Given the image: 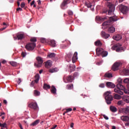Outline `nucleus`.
Masks as SVG:
<instances>
[{
  "label": "nucleus",
  "instance_id": "obj_1",
  "mask_svg": "<svg viewBox=\"0 0 129 129\" xmlns=\"http://www.w3.org/2000/svg\"><path fill=\"white\" fill-rule=\"evenodd\" d=\"M122 83V81L120 80L116 85L117 88L114 89V91L121 95H123V92L125 94L129 95V83L127 85V89H126L124 86L121 85Z\"/></svg>",
  "mask_w": 129,
  "mask_h": 129
},
{
  "label": "nucleus",
  "instance_id": "obj_2",
  "mask_svg": "<svg viewBox=\"0 0 129 129\" xmlns=\"http://www.w3.org/2000/svg\"><path fill=\"white\" fill-rule=\"evenodd\" d=\"M104 95L105 96V99L106 103L108 105L111 104V101L113 100V98L112 97V96L111 95V92L107 91L104 93Z\"/></svg>",
  "mask_w": 129,
  "mask_h": 129
},
{
  "label": "nucleus",
  "instance_id": "obj_3",
  "mask_svg": "<svg viewBox=\"0 0 129 129\" xmlns=\"http://www.w3.org/2000/svg\"><path fill=\"white\" fill-rule=\"evenodd\" d=\"M108 7L109 8L108 11L107 10L104 11L103 13H107L109 15H113V12L115 10V6L112 4L108 5Z\"/></svg>",
  "mask_w": 129,
  "mask_h": 129
},
{
  "label": "nucleus",
  "instance_id": "obj_4",
  "mask_svg": "<svg viewBox=\"0 0 129 129\" xmlns=\"http://www.w3.org/2000/svg\"><path fill=\"white\" fill-rule=\"evenodd\" d=\"M69 59H72V62L75 63L77 60H78V52H75L73 56V54L71 52H69L67 55Z\"/></svg>",
  "mask_w": 129,
  "mask_h": 129
},
{
  "label": "nucleus",
  "instance_id": "obj_5",
  "mask_svg": "<svg viewBox=\"0 0 129 129\" xmlns=\"http://www.w3.org/2000/svg\"><path fill=\"white\" fill-rule=\"evenodd\" d=\"M37 62L35 63L34 65L37 68H41L43 63V59L40 56H37L36 57Z\"/></svg>",
  "mask_w": 129,
  "mask_h": 129
},
{
  "label": "nucleus",
  "instance_id": "obj_6",
  "mask_svg": "<svg viewBox=\"0 0 129 129\" xmlns=\"http://www.w3.org/2000/svg\"><path fill=\"white\" fill-rule=\"evenodd\" d=\"M119 9L124 15H126L128 11V8L125 6L122 5L119 6Z\"/></svg>",
  "mask_w": 129,
  "mask_h": 129
},
{
  "label": "nucleus",
  "instance_id": "obj_7",
  "mask_svg": "<svg viewBox=\"0 0 129 129\" xmlns=\"http://www.w3.org/2000/svg\"><path fill=\"white\" fill-rule=\"evenodd\" d=\"M119 112L121 113L129 115V106L120 108L119 109Z\"/></svg>",
  "mask_w": 129,
  "mask_h": 129
},
{
  "label": "nucleus",
  "instance_id": "obj_8",
  "mask_svg": "<svg viewBox=\"0 0 129 129\" xmlns=\"http://www.w3.org/2000/svg\"><path fill=\"white\" fill-rule=\"evenodd\" d=\"M36 43H29L28 44H27L25 47L26 49H27L28 50V51H33V50H34V49L35 48V47H36Z\"/></svg>",
  "mask_w": 129,
  "mask_h": 129
},
{
  "label": "nucleus",
  "instance_id": "obj_9",
  "mask_svg": "<svg viewBox=\"0 0 129 129\" xmlns=\"http://www.w3.org/2000/svg\"><path fill=\"white\" fill-rule=\"evenodd\" d=\"M25 36L23 33H18L16 34V36H14V40H22L25 38Z\"/></svg>",
  "mask_w": 129,
  "mask_h": 129
},
{
  "label": "nucleus",
  "instance_id": "obj_10",
  "mask_svg": "<svg viewBox=\"0 0 129 129\" xmlns=\"http://www.w3.org/2000/svg\"><path fill=\"white\" fill-rule=\"evenodd\" d=\"M66 80L67 81L65 80L64 78H63V82L65 83H72L75 80V78L71 75H69L67 77Z\"/></svg>",
  "mask_w": 129,
  "mask_h": 129
},
{
  "label": "nucleus",
  "instance_id": "obj_11",
  "mask_svg": "<svg viewBox=\"0 0 129 129\" xmlns=\"http://www.w3.org/2000/svg\"><path fill=\"white\" fill-rule=\"evenodd\" d=\"M35 80L34 81H32L30 86L31 87H33L35 84H37L40 80V76L38 74H36L35 76Z\"/></svg>",
  "mask_w": 129,
  "mask_h": 129
},
{
  "label": "nucleus",
  "instance_id": "obj_12",
  "mask_svg": "<svg viewBox=\"0 0 129 129\" xmlns=\"http://www.w3.org/2000/svg\"><path fill=\"white\" fill-rule=\"evenodd\" d=\"M117 20L114 18V16L110 17V20L108 21L105 22L102 24V26L110 25L112 21H116Z\"/></svg>",
  "mask_w": 129,
  "mask_h": 129
},
{
  "label": "nucleus",
  "instance_id": "obj_13",
  "mask_svg": "<svg viewBox=\"0 0 129 129\" xmlns=\"http://www.w3.org/2000/svg\"><path fill=\"white\" fill-rule=\"evenodd\" d=\"M114 47L116 48V52H122L123 51V48L121 47V44L117 43L114 45Z\"/></svg>",
  "mask_w": 129,
  "mask_h": 129
},
{
  "label": "nucleus",
  "instance_id": "obj_14",
  "mask_svg": "<svg viewBox=\"0 0 129 129\" xmlns=\"http://www.w3.org/2000/svg\"><path fill=\"white\" fill-rule=\"evenodd\" d=\"M28 107L31 109L36 110L38 108V105L36 102H31L28 105Z\"/></svg>",
  "mask_w": 129,
  "mask_h": 129
},
{
  "label": "nucleus",
  "instance_id": "obj_15",
  "mask_svg": "<svg viewBox=\"0 0 129 129\" xmlns=\"http://www.w3.org/2000/svg\"><path fill=\"white\" fill-rule=\"evenodd\" d=\"M121 64V63L119 62H115L112 68V70L115 72L116 71H118L119 70V66Z\"/></svg>",
  "mask_w": 129,
  "mask_h": 129
},
{
  "label": "nucleus",
  "instance_id": "obj_16",
  "mask_svg": "<svg viewBox=\"0 0 129 129\" xmlns=\"http://www.w3.org/2000/svg\"><path fill=\"white\" fill-rule=\"evenodd\" d=\"M107 19L106 17L102 16H96L95 18L96 21L97 22H102L105 21Z\"/></svg>",
  "mask_w": 129,
  "mask_h": 129
},
{
  "label": "nucleus",
  "instance_id": "obj_17",
  "mask_svg": "<svg viewBox=\"0 0 129 129\" xmlns=\"http://www.w3.org/2000/svg\"><path fill=\"white\" fill-rule=\"evenodd\" d=\"M104 49L102 48H97L96 49V55L97 56H100V55H102V53H103L104 51Z\"/></svg>",
  "mask_w": 129,
  "mask_h": 129
},
{
  "label": "nucleus",
  "instance_id": "obj_18",
  "mask_svg": "<svg viewBox=\"0 0 129 129\" xmlns=\"http://www.w3.org/2000/svg\"><path fill=\"white\" fill-rule=\"evenodd\" d=\"M106 87L108 88H114L115 87V85L110 82H107L106 83Z\"/></svg>",
  "mask_w": 129,
  "mask_h": 129
},
{
  "label": "nucleus",
  "instance_id": "obj_19",
  "mask_svg": "<svg viewBox=\"0 0 129 129\" xmlns=\"http://www.w3.org/2000/svg\"><path fill=\"white\" fill-rule=\"evenodd\" d=\"M101 37H103L104 39H107L108 38L110 35L109 34L106 33L105 32L102 31L101 33Z\"/></svg>",
  "mask_w": 129,
  "mask_h": 129
},
{
  "label": "nucleus",
  "instance_id": "obj_20",
  "mask_svg": "<svg viewBox=\"0 0 129 129\" xmlns=\"http://www.w3.org/2000/svg\"><path fill=\"white\" fill-rule=\"evenodd\" d=\"M68 0H64L63 2L62 3V4L60 5V7L61 9L65 10L66 9V7L67 5L68 4Z\"/></svg>",
  "mask_w": 129,
  "mask_h": 129
},
{
  "label": "nucleus",
  "instance_id": "obj_21",
  "mask_svg": "<svg viewBox=\"0 0 129 129\" xmlns=\"http://www.w3.org/2000/svg\"><path fill=\"white\" fill-rule=\"evenodd\" d=\"M57 89L55 88V87L53 85L51 86V88L50 89V92H51V94L53 95H56L57 93Z\"/></svg>",
  "mask_w": 129,
  "mask_h": 129
},
{
  "label": "nucleus",
  "instance_id": "obj_22",
  "mask_svg": "<svg viewBox=\"0 0 129 129\" xmlns=\"http://www.w3.org/2000/svg\"><path fill=\"white\" fill-rule=\"evenodd\" d=\"M113 38L117 41H118L122 38L121 35L117 34L116 36H113Z\"/></svg>",
  "mask_w": 129,
  "mask_h": 129
},
{
  "label": "nucleus",
  "instance_id": "obj_23",
  "mask_svg": "<svg viewBox=\"0 0 129 129\" xmlns=\"http://www.w3.org/2000/svg\"><path fill=\"white\" fill-rule=\"evenodd\" d=\"M51 66L52 63L50 60H47V61L45 62V68L49 69L51 67Z\"/></svg>",
  "mask_w": 129,
  "mask_h": 129
},
{
  "label": "nucleus",
  "instance_id": "obj_24",
  "mask_svg": "<svg viewBox=\"0 0 129 129\" xmlns=\"http://www.w3.org/2000/svg\"><path fill=\"white\" fill-rule=\"evenodd\" d=\"M58 71V69L56 68H52V69H50L48 70V72H49V73H56Z\"/></svg>",
  "mask_w": 129,
  "mask_h": 129
},
{
  "label": "nucleus",
  "instance_id": "obj_25",
  "mask_svg": "<svg viewBox=\"0 0 129 129\" xmlns=\"http://www.w3.org/2000/svg\"><path fill=\"white\" fill-rule=\"evenodd\" d=\"M110 110L114 113L117 111V108L115 106L111 105L110 106Z\"/></svg>",
  "mask_w": 129,
  "mask_h": 129
},
{
  "label": "nucleus",
  "instance_id": "obj_26",
  "mask_svg": "<svg viewBox=\"0 0 129 129\" xmlns=\"http://www.w3.org/2000/svg\"><path fill=\"white\" fill-rule=\"evenodd\" d=\"M121 119L123 121L127 122L129 121V117L128 116H121Z\"/></svg>",
  "mask_w": 129,
  "mask_h": 129
},
{
  "label": "nucleus",
  "instance_id": "obj_27",
  "mask_svg": "<svg viewBox=\"0 0 129 129\" xmlns=\"http://www.w3.org/2000/svg\"><path fill=\"white\" fill-rule=\"evenodd\" d=\"M115 31V28L113 27H111L108 28V32L110 33H113Z\"/></svg>",
  "mask_w": 129,
  "mask_h": 129
},
{
  "label": "nucleus",
  "instance_id": "obj_28",
  "mask_svg": "<svg viewBox=\"0 0 129 129\" xmlns=\"http://www.w3.org/2000/svg\"><path fill=\"white\" fill-rule=\"evenodd\" d=\"M69 69L70 70V73H72L73 72L76 70V66L75 65L69 66Z\"/></svg>",
  "mask_w": 129,
  "mask_h": 129
},
{
  "label": "nucleus",
  "instance_id": "obj_29",
  "mask_svg": "<svg viewBox=\"0 0 129 129\" xmlns=\"http://www.w3.org/2000/svg\"><path fill=\"white\" fill-rule=\"evenodd\" d=\"M48 43L52 47H55L56 45V43L54 40H51L50 41H48Z\"/></svg>",
  "mask_w": 129,
  "mask_h": 129
},
{
  "label": "nucleus",
  "instance_id": "obj_30",
  "mask_svg": "<svg viewBox=\"0 0 129 129\" xmlns=\"http://www.w3.org/2000/svg\"><path fill=\"white\" fill-rule=\"evenodd\" d=\"M104 77L107 78H112V74L111 73H106L104 75Z\"/></svg>",
  "mask_w": 129,
  "mask_h": 129
},
{
  "label": "nucleus",
  "instance_id": "obj_31",
  "mask_svg": "<svg viewBox=\"0 0 129 129\" xmlns=\"http://www.w3.org/2000/svg\"><path fill=\"white\" fill-rule=\"evenodd\" d=\"M94 44H95V45L98 46H101L102 45V43L100 40H97L95 41Z\"/></svg>",
  "mask_w": 129,
  "mask_h": 129
},
{
  "label": "nucleus",
  "instance_id": "obj_32",
  "mask_svg": "<svg viewBox=\"0 0 129 129\" xmlns=\"http://www.w3.org/2000/svg\"><path fill=\"white\" fill-rule=\"evenodd\" d=\"M40 122L39 120H36V121H34V122H33L31 124H30L31 126H35L37 125Z\"/></svg>",
  "mask_w": 129,
  "mask_h": 129
},
{
  "label": "nucleus",
  "instance_id": "obj_33",
  "mask_svg": "<svg viewBox=\"0 0 129 129\" xmlns=\"http://www.w3.org/2000/svg\"><path fill=\"white\" fill-rule=\"evenodd\" d=\"M121 98V96L117 94H114V99L119 100Z\"/></svg>",
  "mask_w": 129,
  "mask_h": 129
},
{
  "label": "nucleus",
  "instance_id": "obj_34",
  "mask_svg": "<svg viewBox=\"0 0 129 129\" xmlns=\"http://www.w3.org/2000/svg\"><path fill=\"white\" fill-rule=\"evenodd\" d=\"M40 41L41 43L44 44L47 43L49 42V40L44 38H41Z\"/></svg>",
  "mask_w": 129,
  "mask_h": 129
},
{
  "label": "nucleus",
  "instance_id": "obj_35",
  "mask_svg": "<svg viewBox=\"0 0 129 129\" xmlns=\"http://www.w3.org/2000/svg\"><path fill=\"white\" fill-rule=\"evenodd\" d=\"M43 89L44 90H48L50 89V86L49 85H48L46 83L44 84V86H43Z\"/></svg>",
  "mask_w": 129,
  "mask_h": 129
},
{
  "label": "nucleus",
  "instance_id": "obj_36",
  "mask_svg": "<svg viewBox=\"0 0 129 129\" xmlns=\"http://www.w3.org/2000/svg\"><path fill=\"white\" fill-rule=\"evenodd\" d=\"M123 73L125 76H129V70L124 69L123 70Z\"/></svg>",
  "mask_w": 129,
  "mask_h": 129
},
{
  "label": "nucleus",
  "instance_id": "obj_37",
  "mask_svg": "<svg viewBox=\"0 0 129 129\" xmlns=\"http://www.w3.org/2000/svg\"><path fill=\"white\" fill-rule=\"evenodd\" d=\"M108 54V53L107 51H104V50H103V51L102 52V53L101 54V56L102 57H106Z\"/></svg>",
  "mask_w": 129,
  "mask_h": 129
},
{
  "label": "nucleus",
  "instance_id": "obj_38",
  "mask_svg": "<svg viewBox=\"0 0 129 129\" xmlns=\"http://www.w3.org/2000/svg\"><path fill=\"white\" fill-rule=\"evenodd\" d=\"M73 87V84H68V85H67L66 88L68 90H71L72 89Z\"/></svg>",
  "mask_w": 129,
  "mask_h": 129
},
{
  "label": "nucleus",
  "instance_id": "obj_39",
  "mask_svg": "<svg viewBox=\"0 0 129 129\" xmlns=\"http://www.w3.org/2000/svg\"><path fill=\"white\" fill-rule=\"evenodd\" d=\"M56 56L55 53H51L47 55V57L49 58H54Z\"/></svg>",
  "mask_w": 129,
  "mask_h": 129
},
{
  "label": "nucleus",
  "instance_id": "obj_40",
  "mask_svg": "<svg viewBox=\"0 0 129 129\" xmlns=\"http://www.w3.org/2000/svg\"><path fill=\"white\" fill-rule=\"evenodd\" d=\"M123 100L126 103H129V96H125V97L123 98Z\"/></svg>",
  "mask_w": 129,
  "mask_h": 129
},
{
  "label": "nucleus",
  "instance_id": "obj_41",
  "mask_svg": "<svg viewBox=\"0 0 129 129\" xmlns=\"http://www.w3.org/2000/svg\"><path fill=\"white\" fill-rule=\"evenodd\" d=\"M10 64L12 67H16L17 66V63L15 61H10Z\"/></svg>",
  "mask_w": 129,
  "mask_h": 129
},
{
  "label": "nucleus",
  "instance_id": "obj_42",
  "mask_svg": "<svg viewBox=\"0 0 129 129\" xmlns=\"http://www.w3.org/2000/svg\"><path fill=\"white\" fill-rule=\"evenodd\" d=\"M31 43H35L37 41V39L35 37L31 38L30 39Z\"/></svg>",
  "mask_w": 129,
  "mask_h": 129
},
{
  "label": "nucleus",
  "instance_id": "obj_43",
  "mask_svg": "<svg viewBox=\"0 0 129 129\" xmlns=\"http://www.w3.org/2000/svg\"><path fill=\"white\" fill-rule=\"evenodd\" d=\"M117 105L119 106H122L123 105V101L119 100L117 102Z\"/></svg>",
  "mask_w": 129,
  "mask_h": 129
},
{
  "label": "nucleus",
  "instance_id": "obj_44",
  "mask_svg": "<svg viewBox=\"0 0 129 129\" xmlns=\"http://www.w3.org/2000/svg\"><path fill=\"white\" fill-rule=\"evenodd\" d=\"M99 87L101 88H104L105 87V85L104 83H101L99 84Z\"/></svg>",
  "mask_w": 129,
  "mask_h": 129
},
{
  "label": "nucleus",
  "instance_id": "obj_45",
  "mask_svg": "<svg viewBox=\"0 0 129 129\" xmlns=\"http://www.w3.org/2000/svg\"><path fill=\"white\" fill-rule=\"evenodd\" d=\"M34 94H35L36 96H39V95H40V92H39L38 91L35 90L34 91Z\"/></svg>",
  "mask_w": 129,
  "mask_h": 129
},
{
  "label": "nucleus",
  "instance_id": "obj_46",
  "mask_svg": "<svg viewBox=\"0 0 129 129\" xmlns=\"http://www.w3.org/2000/svg\"><path fill=\"white\" fill-rule=\"evenodd\" d=\"M0 126L1 127L7 128V123L5 122V123H3V124H1V125Z\"/></svg>",
  "mask_w": 129,
  "mask_h": 129
},
{
  "label": "nucleus",
  "instance_id": "obj_47",
  "mask_svg": "<svg viewBox=\"0 0 129 129\" xmlns=\"http://www.w3.org/2000/svg\"><path fill=\"white\" fill-rule=\"evenodd\" d=\"M78 76H79V73L78 72L74 73V75H73V78H76Z\"/></svg>",
  "mask_w": 129,
  "mask_h": 129
},
{
  "label": "nucleus",
  "instance_id": "obj_48",
  "mask_svg": "<svg viewBox=\"0 0 129 129\" xmlns=\"http://www.w3.org/2000/svg\"><path fill=\"white\" fill-rule=\"evenodd\" d=\"M72 108H69L66 109V113H68L69 112L72 111Z\"/></svg>",
  "mask_w": 129,
  "mask_h": 129
},
{
  "label": "nucleus",
  "instance_id": "obj_49",
  "mask_svg": "<svg viewBox=\"0 0 129 129\" xmlns=\"http://www.w3.org/2000/svg\"><path fill=\"white\" fill-rule=\"evenodd\" d=\"M103 117L106 120H108L109 119V117H107V116H106V115H105V114H103Z\"/></svg>",
  "mask_w": 129,
  "mask_h": 129
},
{
  "label": "nucleus",
  "instance_id": "obj_50",
  "mask_svg": "<svg viewBox=\"0 0 129 129\" xmlns=\"http://www.w3.org/2000/svg\"><path fill=\"white\" fill-rule=\"evenodd\" d=\"M66 47V45H65L64 44H61L60 45V48L61 49H65Z\"/></svg>",
  "mask_w": 129,
  "mask_h": 129
},
{
  "label": "nucleus",
  "instance_id": "obj_51",
  "mask_svg": "<svg viewBox=\"0 0 129 129\" xmlns=\"http://www.w3.org/2000/svg\"><path fill=\"white\" fill-rule=\"evenodd\" d=\"M68 15H71V16L73 15V12L71 11H68Z\"/></svg>",
  "mask_w": 129,
  "mask_h": 129
},
{
  "label": "nucleus",
  "instance_id": "obj_52",
  "mask_svg": "<svg viewBox=\"0 0 129 129\" xmlns=\"http://www.w3.org/2000/svg\"><path fill=\"white\" fill-rule=\"evenodd\" d=\"M21 55H22V57H23L24 58V57H25V56H26V53L24 52H22Z\"/></svg>",
  "mask_w": 129,
  "mask_h": 129
},
{
  "label": "nucleus",
  "instance_id": "obj_53",
  "mask_svg": "<svg viewBox=\"0 0 129 129\" xmlns=\"http://www.w3.org/2000/svg\"><path fill=\"white\" fill-rule=\"evenodd\" d=\"M21 7L22 8H25V4L24 3H22L21 5Z\"/></svg>",
  "mask_w": 129,
  "mask_h": 129
},
{
  "label": "nucleus",
  "instance_id": "obj_54",
  "mask_svg": "<svg viewBox=\"0 0 129 129\" xmlns=\"http://www.w3.org/2000/svg\"><path fill=\"white\" fill-rule=\"evenodd\" d=\"M86 6L88 8H91V7H92V5L91 4H86Z\"/></svg>",
  "mask_w": 129,
  "mask_h": 129
},
{
  "label": "nucleus",
  "instance_id": "obj_55",
  "mask_svg": "<svg viewBox=\"0 0 129 129\" xmlns=\"http://www.w3.org/2000/svg\"><path fill=\"white\" fill-rule=\"evenodd\" d=\"M128 82H129V80H128V79H125L124 80V83H128Z\"/></svg>",
  "mask_w": 129,
  "mask_h": 129
},
{
  "label": "nucleus",
  "instance_id": "obj_56",
  "mask_svg": "<svg viewBox=\"0 0 129 129\" xmlns=\"http://www.w3.org/2000/svg\"><path fill=\"white\" fill-rule=\"evenodd\" d=\"M101 64H102V62H97L96 63V65H97V66H101Z\"/></svg>",
  "mask_w": 129,
  "mask_h": 129
},
{
  "label": "nucleus",
  "instance_id": "obj_57",
  "mask_svg": "<svg viewBox=\"0 0 129 129\" xmlns=\"http://www.w3.org/2000/svg\"><path fill=\"white\" fill-rule=\"evenodd\" d=\"M22 11L23 10H22V9H21V8H17V11Z\"/></svg>",
  "mask_w": 129,
  "mask_h": 129
},
{
  "label": "nucleus",
  "instance_id": "obj_58",
  "mask_svg": "<svg viewBox=\"0 0 129 129\" xmlns=\"http://www.w3.org/2000/svg\"><path fill=\"white\" fill-rule=\"evenodd\" d=\"M5 113L4 112H1L0 113V116H2L3 115H5Z\"/></svg>",
  "mask_w": 129,
  "mask_h": 129
},
{
  "label": "nucleus",
  "instance_id": "obj_59",
  "mask_svg": "<svg viewBox=\"0 0 129 129\" xmlns=\"http://www.w3.org/2000/svg\"><path fill=\"white\" fill-rule=\"evenodd\" d=\"M57 125H54V126H52V127H51V129H55Z\"/></svg>",
  "mask_w": 129,
  "mask_h": 129
},
{
  "label": "nucleus",
  "instance_id": "obj_60",
  "mask_svg": "<svg viewBox=\"0 0 129 129\" xmlns=\"http://www.w3.org/2000/svg\"><path fill=\"white\" fill-rule=\"evenodd\" d=\"M125 126H129V121H128V122H127V123H125Z\"/></svg>",
  "mask_w": 129,
  "mask_h": 129
},
{
  "label": "nucleus",
  "instance_id": "obj_61",
  "mask_svg": "<svg viewBox=\"0 0 129 129\" xmlns=\"http://www.w3.org/2000/svg\"><path fill=\"white\" fill-rule=\"evenodd\" d=\"M6 62H7V61L5 60H3V61H2V64H5V63H6Z\"/></svg>",
  "mask_w": 129,
  "mask_h": 129
},
{
  "label": "nucleus",
  "instance_id": "obj_62",
  "mask_svg": "<svg viewBox=\"0 0 129 129\" xmlns=\"http://www.w3.org/2000/svg\"><path fill=\"white\" fill-rule=\"evenodd\" d=\"M18 125L20 127V128H22L23 127L21 123H19Z\"/></svg>",
  "mask_w": 129,
  "mask_h": 129
},
{
  "label": "nucleus",
  "instance_id": "obj_63",
  "mask_svg": "<svg viewBox=\"0 0 129 129\" xmlns=\"http://www.w3.org/2000/svg\"><path fill=\"white\" fill-rule=\"evenodd\" d=\"M6 28H7V27H4V28H1V29H0V31H3L4 30H5Z\"/></svg>",
  "mask_w": 129,
  "mask_h": 129
},
{
  "label": "nucleus",
  "instance_id": "obj_64",
  "mask_svg": "<svg viewBox=\"0 0 129 129\" xmlns=\"http://www.w3.org/2000/svg\"><path fill=\"white\" fill-rule=\"evenodd\" d=\"M34 4H35V1H32V2L31 3V6H32L33 5H35Z\"/></svg>",
  "mask_w": 129,
  "mask_h": 129
}]
</instances>
